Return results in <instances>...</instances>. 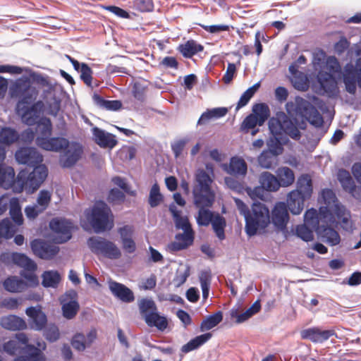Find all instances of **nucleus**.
Segmentation results:
<instances>
[{
	"instance_id": "dca6fc26",
	"label": "nucleus",
	"mask_w": 361,
	"mask_h": 361,
	"mask_svg": "<svg viewBox=\"0 0 361 361\" xmlns=\"http://www.w3.org/2000/svg\"><path fill=\"white\" fill-rule=\"evenodd\" d=\"M50 229L56 234L55 240L58 243H64L72 237L73 224L64 219H52L49 222Z\"/></svg>"
},
{
	"instance_id": "c756f323",
	"label": "nucleus",
	"mask_w": 361,
	"mask_h": 361,
	"mask_svg": "<svg viewBox=\"0 0 361 361\" xmlns=\"http://www.w3.org/2000/svg\"><path fill=\"white\" fill-rule=\"evenodd\" d=\"M225 170L230 175L245 176L247 173V165L243 159L233 157L230 159L228 166H226Z\"/></svg>"
},
{
	"instance_id": "b1692460",
	"label": "nucleus",
	"mask_w": 361,
	"mask_h": 361,
	"mask_svg": "<svg viewBox=\"0 0 361 361\" xmlns=\"http://www.w3.org/2000/svg\"><path fill=\"white\" fill-rule=\"evenodd\" d=\"M302 339L310 340L313 343H323L336 335L334 330H321L318 327L305 329L300 332Z\"/></svg>"
},
{
	"instance_id": "49530a36",
	"label": "nucleus",
	"mask_w": 361,
	"mask_h": 361,
	"mask_svg": "<svg viewBox=\"0 0 361 361\" xmlns=\"http://www.w3.org/2000/svg\"><path fill=\"white\" fill-rule=\"evenodd\" d=\"M42 278V285L45 288H56L61 281V276L57 271H45Z\"/></svg>"
},
{
	"instance_id": "69168bd1",
	"label": "nucleus",
	"mask_w": 361,
	"mask_h": 361,
	"mask_svg": "<svg viewBox=\"0 0 361 361\" xmlns=\"http://www.w3.org/2000/svg\"><path fill=\"white\" fill-rule=\"evenodd\" d=\"M224 182L228 188L239 194L243 193L245 190L243 183L233 177H225Z\"/></svg>"
},
{
	"instance_id": "473e14b6",
	"label": "nucleus",
	"mask_w": 361,
	"mask_h": 361,
	"mask_svg": "<svg viewBox=\"0 0 361 361\" xmlns=\"http://www.w3.org/2000/svg\"><path fill=\"white\" fill-rule=\"evenodd\" d=\"M178 50L186 59H191L198 52L204 50V47L194 39L188 40L185 43L178 46Z\"/></svg>"
},
{
	"instance_id": "a18cd8bd",
	"label": "nucleus",
	"mask_w": 361,
	"mask_h": 361,
	"mask_svg": "<svg viewBox=\"0 0 361 361\" xmlns=\"http://www.w3.org/2000/svg\"><path fill=\"white\" fill-rule=\"evenodd\" d=\"M305 214H304V224L298 225L296 226L295 232L296 235L305 242H309L313 240L314 228L311 227V225L306 221Z\"/></svg>"
},
{
	"instance_id": "f8f14e48",
	"label": "nucleus",
	"mask_w": 361,
	"mask_h": 361,
	"mask_svg": "<svg viewBox=\"0 0 361 361\" xmlns=\"http://www.w3.org/2000/svg\"><path fill=\"white\" fill-rule=\"evenodd\" d=\"M11 91L13 97L20 98L17 104V109L32 104L38 94L36 88L30 85L28 80H17Z\"/></svg>"
},
{
	"instance_id": "bb28decb",
	"label": "nucleus",
	"mask_w": 361,
	"mask_h": 361,
	"mask_svg": "<svg viewBox=\"0 0 361 361\" xmlns=\"http://www.w3.org/2000/svg\"><path fill=\"white\" fill-rule=\"evenodd\" d=\"M66 296L71 300L62 304L63 315L65 318L71 319L75 317L80 309L79 303L76 300L78 293L75 290H72L67 292Z\"/></svg>"
},
{
	"instance_id": "052dcab7",
	"label": "nucleus",
	"mask_w": 361,
	"mask_h": 361,
	"mask_svg": "<svg viewBox=\"0 0 361 361\" xmlns=\"http://www.w3.org/2000/svg\"><path fill=\"white\" fill-rule=\"evenodd\" d=\"M25 355L34 358V361H45V357L41 350L34 345L28 344L25 347Z\"/></svg>"
},
{
	"instance_id": "e2e57ef3",
	"label": "nucleus",
	"mask_w": 361,
	"mask_h": 361,
	"mask_svg": "<svg viewBox=\"0 0 361 361\" xmlns=\"http://www.w3.org/2000/svg\"><path fill=\"white\" fill-rule=\"evenodd\" d=\"M43 335L49 342H56L60 336L59 328L55 324H51L44 329Z\"/></svg>"
},
{
	"instance_id": "13d9d810",
	"label": "nucleus",
	"mask_w": 361,
	"mask_h": 361,
	"mask_svg": "<svg viewBox=\"0 0 361 361\" xmlns=\"http://www.w3.org/2000/svg\"><path fill=\"white\" fill-rule=\"evenodd\" d=\"M71 345L75 350L80 352L84 351L86 348H88L86 344L85 336L81 333H77L73 336Z\"/></svg>"
},
{
	"instance_id": "774afa93",
	"label": "nucleus",
	"mask_w": 361,
	"mask_h": 361,
	"mask_svg": "<svg viewBox=\"0 0 361 361\" xmlns=\"http://www.w3.org/2000/svg\"><path fill=\"white\" fill-rule=\"evenodd\" d=\"M17 111L18 114H20L22 121L27 126H31L35 125L39 119L38 118V116L32 115V114L25 109H17Z\"/></svg>"
},
{
	"instance_id": "423d86ee",
	"label": "nucleus",
	"mask_w": 361,
	"mask_h": 361,
	"mask_svg": "<svg viewBox=\"0 0 361 361\" xmlns=\"http://www.w3.org/2000/svg\"><path fill=\"white\" fill-rule=\"evenodd\" d=\"M85 214L97 233L111 231L114 226V217L111 209L104 201L95 202L90 212H85Z\"/></svg>"
},
{
	"instance_id": "58836bf2",
	"label": "nucleus",
	"mask_w": 361,
	"mask_h": 361,
	"mask_svg": "<svg viewBox=\"0 0 361 361\" xmlns=\"http://www.w3.org/2000/svg\"><path fill=\"white\" fill-rule=\"evenodd\" d=\"M4 289L10 293H18L25 289L26 283L16 276H11L6 278L3 282Z\"/></svg>"
},
{
	"instance_id": "3c124183",
	"label": "nucleus",
	"mask_w": 361,
	"mask_h": 361,
	"mask_svg": "<svg viewBox=\"0 0 361 361\" xmlns=\"http://www.w3.org/2000/svg\"><path fill=\"white\" fill-rule=\"evenodd\" d=\"M163 200L164 197L160 192L159 186L157 183H155L150 189L148 203L151 207L154 208L159 206Z\"/></svg>"
},
{
	"instance_id": "c9c22d12",
	"label": "nucleus",
	"mask_w": 361,
	"mask_h": 361,
	"mask_svg": "<svg viewBox=\"0 0 361 361\" xmlns=\"http://www.w3.org/2000/svg\"><path fill=\"white\" fill-rule=\"evenodd\" d=\"M259 181L260 185L267 191L275 192L280 188V183L279 179L272 173L265 171L259 176Z\"/></svg>"
},
{
	"instance_id": "7c9ffc66",
	"label": "nucleus",
	"mask_w": 361,
	"mask_h": 361,
	"mask_svg": "<svg viewBox=\"0 0 361 361\" xmlns=\"http://www.w3.org/2000/svg\"><path fill=\"white\" fill-rule=\"evenodd\" d=\"M0 324L4 329L11 331L23 330L27 327L25 322L16 315L3 317Z\"/></svg>"
},
{
	"instance_id": "72a5a7b5",
	"label": "nucleus",
	"mask_w": 361,
	"mask_h": 361,
	"mask_svg": "<svg viewBox=\"0 0 361 361\" xmlns=\"http://www.w3.org/2000/svg\"><path fill=\"white\" fill-rule=\"evenodd\" d=\"M212 337V334L210 332L197 336L183 345L180 350L183 353H188L192 350H197L210 340Z\"/></svg>"
},
{
	"instance_id": "a211bd4d",
	"label": "nucleus",
	"mask_w": 361,
	"mask_h": 361,
	"mask_svg": "<svg viewBox=\"0 0 361 361\" xmlns=\"http://www.w3.org/2000/svg\"><path fill=\"white\" fill-rule=\"evenodd\" d=\"M16 160L30 167H35L42 161V156L34 147H23L15 153Z\"/></svg>"
},
{
	"instance_id": "c85d7f7f",
	"label": "nucleus",
	"mask_w": 361,
	"mask_h": 361,
	"mask_svg": "<svg viewBox=\"0 0 361 361\" xmlns=\"http://www.w3.org/2000/svg\"><path fill=\"white\" fill-rule=\"evenodd\" d=\"M16 183L14 169L11 166L0 164V187L4 189L12 188L14 191Z\"/></svg>"
},
{
	"instance_id": "0e129e2a",
	"label": "nucleus",
	"mask_w": 361,
	"mask_h": 361,
	"mask_svg": "<svg viewBox=\"0 0 361 361\" xmlns=\"http://www.w3.org/2000/svg\"><path fill=\"white\" fill-rule=\"evenodd\" d=\"M133 6L140 12H149L154 8L152 0H133Z\"/></svg>"
},
{
	"instance_id": "9b49d317",
	"label": "nucleus",
	"mask_w": 361,
	"mask_h": 361,
	"mask_svg": "<svg viewBox=\"0 0 361 361\" xmlns=\"http://www.w3.org/2000/svg\"><path fill=\"white\" fill-rule=\"evenodd\" d=\"M87 244L92 253L109 259H118L121 252L112 241L101 236H92L87 239Z\"/></svg>"
},
{
	"instance_id": "393cba45",
	"label": "nucleus",
	"mask_w": 361,
	"mask_h": 361,
	"mask_svg": "<svg viewBox=\"0 0 361 361\" xmlns=\"http://www.w3.org/2000/svg\"><path fill=\"white\" fill-rule=\"evenodd\" d=\"M109 287L112 294L122 302L130 303L135 300L133 292L125 285L110 281Z\"/></svg>"
},
{
	"instance_id": "79ce46f5",
	"label": "nucleus",
	"mask_w": 361,
	"mask_h": 361,
	"mask_svg": "<svg viewBox=\"0 0 361 361\" xmlns=\"http://www.w3.org/2000/svg\"><path fill=\"white\" fill-rule=\"evenodd\" d=\"M223 320V313L217 311L212 315L207 316L200 324V331L204 332L216 326Z\"/></svg>"
},
{
	"instance_id": "8fccbe9b",
	"label": "nucleus",
	"mask_w": 361,
	"mask_h": 361,
	"mask_svg": "<svg viewBox=\"0 0 361 361\" xmlns=\"http://www.w3.org/2000/svg\"><path fill=\"white\" fill-rule=\"evenodd\" d=\"M253 115L259 121V126H262L269 116L270 111L265 103L256 104L252 106Z\"/></svg>"
},
{
	"instance_id": "2eb2a0df",
	"label": "nucleus",
	"mask_w": 361,
	"mask_h": 361,
	"mask_svg": "<svg viewBox=\"0 0 361 361\" xmlns=\"http://www.w3.org/2000/svg\"><path fill=\"white\" fill-rule=\"evenodd\" d=\"M62 150L63 151L60 154L59 164L64 169H69L75 166L83 154V147L78 142H70L68 141V145Z\"/></svg>"
},
{
	"instance_id": "20e7f679",
	"label": "nucleus",
	"mask_w": 361,
	"mask_h": 361,
	"mask_svg": "<svg viewBox=\"0 0 361 361\" xmlns=\"http://www.w3.org/2000/svg\"><path fill=\"white\" fill-rule=\"evenodd\" d=\"M286 109L289 114L293 111H295L296 115L305 119V121L302 120L299 123L298 119L295 118L297 121L295 124L297 128L298 126L300 129H305L306 128V121H308L316 128L322 126L324 123L323 117L318 110L309 101L302 97H296L295 103L288 102L286 104Z\"/></svg>"
},
{
	"instance_id": "9d476101",
	"label": "nucleus",
	"mask_w": 361,
	"mask_h": 361,
	"mask_svg": "<svg viewBox=\"0 0 361 361\" xmlns=\"http://www.w3.org/2000/svg\"><path fill=\"white\" fill-rule=\"evenodd\" d=\"M295 118H290L284 112H279L275 117L269 121V129L272 135L283 136V133L291 138L298 140L301 137V133L296 128Z\"/></svg>"
},
{
	"instance_id": "4be33fe9",
	"label": "nucleus",
	"mask_w": 361,
	"mask_h": 361,
	"mask_svg": "<svg viewBox=\"0 0 361 361\" xmlns=\"http://www.w3.org/2000/svg\"><path fill=\"white\" fill-rule=\"evenodd\" d=\"M25 313L30 318L29 324L31 329L42 331L45 329L47 324V317L40 307H27Z\"/></svg>"
},
{
	"instance_id": "4468645a",
	"label": "nucleus",
	"mask_w": 361,
	"mask_h": 361,
	"mask_svg": "<svg viewBox=\"0 0 361 361\" xmlns=\"http://www.w3.org/2000/svg\"><path fill=\"white\" fill-rule=\"evenodd\" d=\"M322 198L325 205L320 207L319 211H317V216L322 217L323 219H333L334 217L333 212L337 210V207L340 208L343 205L339 202L336 194L331 189L323 190Z\"/></svg>"
},
{
	"instance_id": "2f4dec72",
	"label": "nucleus",
	"mask_w": 361,
	"mask_h": 361,
	"mask_svg": "<svg viewBox=\"0 0 361 361\" xmlns=\"http://www.w3.org/2000/svg\"><path fill=\"white\" fill-rule=\"evenodd\" d=\"M92 100L94 104L101 109L116 111L122 108V102L120 100H106L97 93L93 94Z\"/></svg>"
},
{
	"instance_id": "1a4fd4ad",
	"label": "nucleus",
	"mask_w": 361,
	"mask_h": 361,
	"mask_svg": "<svg viewBox=\"0 0 361 361\" xmlns=\"http://www.w3.org/2000/svg\"><path fill=\"white\" fill-rule=\"evenodd\" d=\"M175 226L177 229L183 231L182 233L175 235V240L167 245L166 250L171 253H175L188 248L194 242V231L188 218L181 214L174 219Z\"/></svg>"
},
{
	"instance_id": "f3484780",
	"label": "nucleus",
	"mask_w": 361,
	"mask_h": 361,
	"mask_svg": "<svg viewBox=\"0 0 361 361\" xmlns=\"http://www.w3.org/2000/svg\"><path fill=\"white\" fill-rule=\"evenodd\" d=\"M317 82L319 84L320 90L323 94L329 98H336L339 94V89L336 78L327 71L321 70L317 76Z\"/></svg>"
},
{
	"instance_id": "aec40b11",
	"label": "nucleus",
	"mask_w": 361,
	"mask_h": 361,
	"mask_svg": "<svg viewBox=\"0 0 361 361\" xmlns=\"http://www.w3.org/2000/svg\"><path fill=\"white\" fill-rule=\"evenodd\" d=\"M271 220L274 227L282 232L287 231V224L289 221L288 209L283 202H277L271 212Z\"/></svg>"
},
{
	"instance_id": "ddd939ff",
	"label": "nucleus",
	"mask_w": 361,
	"mask_h": 361,
	"mask_svg": "<svg viewBox=\"0 0 361 361\" xmlns=\"http://www.w3.org/2000/svg\"><path fill=\"white\" fill-rule=\"evenodd\" d=\"M343 80L345 90L350 94L356 92L357 83L361 88V57L356 60L355 66L348 63L345 66Z\"/></svg>"
},
{
	"instance_id": "5701e85b",
	"label": "nucleus",
	"mask_w": 361,
	"mask_h": 361,
	"mask_svg": "<svg viewBox=\"0 0 361 361\" xmlns=\"http://www.w3.org/2000/svg\"><path fill=\"white\" fill-rule=\"evenodd\" d=\"M35 142L40 148L52 152H60L68 144V140L64 137H37Z\"/></svg>"
},
{
	"instance_id": "bf43d9fd",
	"label": "nucleus",
	"mask_w": 361,
	"mask_h": 361,
	"mask_svg": "<svg viewBox=\"0 0 361 361\" xmlns=\"http://www.w3.org/2000/svg\"><path fill=\"white\" fill-rule=\"evenodd\" d=\"M328 73L340 74L341 73V66L335 56H329L326 59L325 63Z\"/></svg>"
},
{
	"instance_id": "6ab92c4d",
	"label": "nucleus",
	"mask_w": 361,
	"mask_h": 361,
	"mask_svg": "<svg viewBox=\"0 0 361 361\" xmlns=\"http://www.w3.org/2000/svg\"><path fill=\"white\" fill-rule=\"evenodd\" d=\"M30 247L34 255L43 259H53L59 252V247L42 239L33 240Z\"/></svg>"
},
{
	"instance_id": "6e6d98bb",
	"label": "nucleus",
	"mask_w": 361,
	"mask_h": 361,
	"mask_svg": "<svg viewBox=\"0 0 361 361\" xmlns=\"http://www.w3.org/2000/svg\"><path fill=\"white\" fill-rule=\"evenodd\" d=\"M277 155L264 149L258 157L259 164L264 169H271Z\"/></svg>"
},
{
	"instance_id": "e433bc0d",
	"label": "nucleus",
	"mask_w": 361,
	"mask_h": 361,
	"mask_svg": "<svg viewBox=\"0 0 361 361\" xmlns=\"http://www.w3.org/2000/svg\"><path fill=\"white\" fill-rule=\"evenodd\" d=\"M228 113V109L226 107H217L207 109L202 114L200 117L197 125L202 126L206 124L212 119H218L222 118Z\"/></svg>"
},
{
	"instance_id": "09e8293b",
	"label": "nucleus",
	"mask_w": 361,
	"mask_h": 361,
	"mask_svg": "<svg viewBox=\"0 0 361 361\" xmlns=\"http://www.w3.org/2000/svg\"><path fill=\"white\" fill-rule=\"evenodd\" d=\"M15 233V226L8 218H5L0 221V243L2 238L10 239Z\"/></svg>"
},
{
	"instance_id": "5fc2aeb1",
	"label": "nucleus",
	"mask_w": 361,
	"mask_h": 361,
	"mask_svg": "<svg viewBox=\"0 0 361 361\" xmlns=\"http://www.w3.org/2000/svg\"><path fill=\"white\" fill-rule=\"evenodd\" d=\"M37 130L40 133L41 137H49L52 130L51 120L47 117H42L37 122Z\"/></svg>"
},
{
	"instance_id": "a878e982",
	"label": "nucleus",
	"mask_w": 361,
	"mask_h": 361,
	"mask_svg": "<svg viewBox=\"0 0 361 361\" xmlns=\"http://www.w3.org/2000/svg\"><path fill=\"white\" fill-rule=\"evenodd\" d=\"M92 130L94 142L101 147L112 149L117 145L116 136L113 134L98 127H94Z\"/></svg>"
},
{
	"instance_id": "a19ab883",
	"label": "nucleus",
	"mask_w": 361,
	"mask_h": 361,
	"mask_svg": "<svg viewBox=\"0 0 361 361\" xmlns=\"http://www.w3.org/2000/svg\"><path fill=\"white\" fill-rule=\"evenodd\" d=\"M334 218L336 217L340 221L341 227L345 231H350L352 229L351 215L349 210L345 206L340 208L337 207V210L333 212Z\"/></svg>"
},
{
	"instance_id": "864d4df0",
	"label": "nucleus",
	"mask_w": 361,
	"mask_h": 361,
	"mask_svg": "<svg viewBox=\"0 0 361 361\" xmlns=\"http://www.w3.org/2000/svg\"><path fill=\"white\" fill-rule=\"evenodd\" d=\"M138 307L140 314L145 319L146 314L150 312L157 310L155 302L152 299L142 298L138 302Z\"/></svg>"
},
{
	"instance_id": "ea45409f",
	"label": "nucleus",
	"mask_w": 361,
	"mask_h": 361,
	"mask_svg": "<svg viewBox=\"0 0 361 361\" xmlns=\"http://www.w3.org/2000/svg\"><path fill=\"white\" fill-rule=\"evenodd\" d=\"M195 206L199 208L198 214L196 216L197 224L200 226H208L212 221L216 214L208 209V207H210L211 206Z\"/></svg>"
},
{
	"instance_id": "4c0bfd02",
	"label": "nucleus",
	"mask_w": 361,
	"mask_h": 361,
	"mask_svg": "<svg viewBox=\"0 0 361 361\" xmlns=\"http://www.w3.org/2000/svg\"><path fill=\"white\" fill-rule=\"evenodd\" d=\"M276 177L280 183V188H286L291 185L295 181V174L293 171L288 166L279 168L276 171Z\"/></svg>"
},
{
	"instance_id": "f257e3e1",
	"label": "nucleus",
	"mask_w": 361,
	"mask_h": 361,
	"mask_svg": "<svg viewBox=\"0 0 361 361\" xmlns=\"http://www.w3.org/2000/svg\"><path fill=\"white\" fill-rule=\"evenodd\" d=\"M235 205L244 216L245 231L249 237L255 235L259 231L264 230L270 224V214L268 207L263 203L255 202L251 208L238 198L234 199Z\"/></svg>"
},
{
	"instance_id": "412c9836",
	"label": "nucleus",
	"mask_w": 361,
	"mask_h": 361,
	"mask_svg": "<svg viewBox=\"0 0 361 361\" xmlns=\"http://www.w3.org/2000/svg\"><path fill=\"white\" fill-rule=\"evenodd\" d=\"M337 179L344 191L350 194L355 199L361 202V185L356 186L348 171L341 169L337 173Z\"/></svg>"
},
{
	"instance_id": "6e6552de",
	"label": "nucleus",
	"mask_w": 361,
	"mask_h": 361,
	"mask_svg": "<svg viewBox=\"0 0 361 361\" xmlns=\"http://www.w3.org/2000/svg\"><path fill=\"white\" fill-rule=\"evenodd\" d=\"M212 182V178L204 169H198L195 171L192 185L195 205L212 206L215 199L211 188Z\"/></svg>"
},
{
	"instance_id": "603ef678",
	"label": "nucleus",
	"mask_w": 361,
	"mask_h": 361,
	"mask_svg": "<svg viewBox=\"0 0 361 361\" xmlns=\"http://www.w3.org/2000/svg\"><path fill=\"white\" fill-rule=\"evenodd\" d=\"M281 136L271 135L267 141V151L272 152L275 155L282 154L283 148L281 142Z\"/></svg>"
},
{
	"instance_id": "cd10ccee",
	"label": "nucleus",
	"mask_w": 361,
	"mask_h": 361,
	"mask_svg": "<svg viewBox=\"0 0 361 361\" xmlns=\"http://www.w3.org/2000/svg\"><path fill=\"white\" fill-rule=\"evenodd\" d=\"M6 258L11 259V262L16 266L23 268L24 271H35L37 267L36 263L23 253L13 252L7 255Z\"/></svg>"
},
{
	"instance_id": "f03ea898",
	"label": "nucleus",
	"mask_w": 361,
	"mask_h": 361,
	"mask_svg": "<svg viewBox=\"0 0 361 361\" xmlns=\"http://www.w3.org/2000/svg\"><path fill=\"white\" fill-rule=\"evenodd\" d=\"M306 221L314 228L320 240L330 246L340 243L341 237L338 233L331 226L336 223V219H323L317 216V209L311 208L305 212Z\"/></svg>"
},
{
	"instance_id": "f704fd0d",
	"label": "nucleus",
	"mask_w": 361,
	"mask_h": 361,
	"mask_svg": "<svg viewBox=\"0 0 361 361\" xmlns=\"http://www.w3.org/2000/svg\"><path fill=\"white\" fill-rule=\"evenodd\" d=\"M146 324L150 327H156L159 331L165 330L168 326V321L166 317L161 316L157 310L150 312L146 314L144 319Z\"/></svg>"
},
{
	"instance_id": "4d7b16f0",
	"label": "nucleus",
	"mask_w": 361,
	"mask_h": 361,
	"mask_svg": "<svg viewBox=\"0 0 361 361\" xmlns=\"http://www.w3.org/2000/svg\"><path fill=\"white\" fill-rule=\"evenodd\" d=\"M80 73V78L84 82V83L90 87H92V70L90 67L85 63H81V67L79 69Z\"/></svg>"
},
{
	"instance_id": "338daca9",
	"label": "nucleus",
	"mask_w": 361,
	"mask_h": 361,
	"mask_svg": "<svg viewBox=\"0 0 361 361\" xmlns=\"http://www.w3.org/2000/svg\"><path fill=\"white\" fill-rule=\"evenodd\" d=\"M146 87L139 82H135L133 86L132 94L134 98L140 102L145 99Z\"/></svg>"
},
{
	"instance_id": "de8ad7c7",
	"label": "nucleus",
	"mask_w": 361,
	"mask_h": 361,
	"mask_svg": "<svg viewBox=\"0 0 361 361\" xmlns=\"http://www.w3.org/2000/svg\"><path fill=\"white\" fill-rule=\"evenodd\" d=\"M19 134L15 130L9 127L3 128L0 131V142L6 145H11L18 141Z\"/></svg>"
},
{
	"instance_id": "37998d69",
	"label": "nucleus",
	"mask_w": 361,
	"mask_h": 361,
	"mask_svg": "<svg viewBox=\"0 0 361 361\" xmlns=\"http://www.w3.org/2000/svg\"><path fill=\"white\" fill-rule=\"evenodd\" d=\"M261 309L260 302L255 301L252 306L248 308L245 312L238 314L236 310H233L231 313L232 317H236V322L238 324L243 323L250 319L255 314L257 313Z\"/></svg>"
},
{
	"instance_id": "680f3d73",
	"label": "nucleus",
	"mask_w": 361,
	"mask_h": 361,
	"mask_svg": "<svg viewBox=\"0 0 361 361\" xmlns=\"http://www.w3.org/2000/svg\"><path fill=\"white\" fill-rule=\"evenodd\" d=\"M257 125L259 126V121L256 116L251 114L243 120L240 129L245 133H248L250 129L255 128Z\"/></svg>"
},
{
	"instance_id": "c03bdc74",
	"label": "nucleus",
	"mask_w": 361,
	"mask_h": 361,
	"mask_svg": "<svg viewBox=\"0 0 361 361\" xmlns=\"http://www.w3.org/2000/svg\"><path fill=\"white\" fill-rule=\"evenodd\" d=\"M211 224L216 237L220 240H224L226 238L225 228L226 226L225 218L216 213Z\"/></svg>"
},
{
	"instance_id": "0eeeda50",
	"label": "nucleus",
	"mask_w": 361,
	"mask_h": 361,
	"mask_svg": "<svg viewBox=\"0 0 361 361\" xmlns=\"http://www.w3.org/2000/svg\"><path fill=\"white\" fill-rule=\"evenodd\" d=\"M212 182V178L204 169H198L195 171L192 185L195 205L212 206L215 199L211 188Z\"/></svg>"
},
{
	"instance_id": "39448f33",
	"label": "nucleus",
	"mask_w": 361,
	"mask_h": 361,
	"mask_svg": "<svg viewBox=\"0 0 361 361\" xmlns=\"http://www.w3.org/2000/svg\"><path fill=\"white\" fill-rule=\"evenodd\" d=\"M48 176V169L44 164L33 167L32 171L21 169L17 176V183L14 188L16 193L25 190L32 194L35 192L45 180Z\"/></svg>"
},
{
	"instance_id": "7ed1b4c3",
	"label": "nucleus",
	"mask_w": 361,
	"mask_h": 361,
	"mask_svg": "<svg viewBox=\"0 0 361 361\" xmlns=\"http://www.w3.org/2000/svg\"><path fill=\"white\" fill-rule=\"evenodd\" d=\"M312 182L308 174L301 175L297 180L296 188L290 191L287 196V209L293 214H300L305 207V200L312 194Z\"/></svg>"
}]
</instances>
